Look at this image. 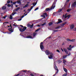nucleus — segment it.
<instances>
[{
    "label": "nucleus",
    "instance_id": "39448f33",
    "mask_svg": "<svg viewBox=\"0 0 76 76\" xmlns=\"http://www.w3.org/2000/svg\"><path fill=\"white\" fill-rule=\"evenodd\" d=\"M45 52L46 55H49L50 54V51L49 50H47L45 51Z\"/></svg>",
    "mask_w": 76,
    "mask_h": 76
},
{
    "label": "nucleus",
    "instance_id": "c756f323",
    "mask_svg": "<svg viewBox=\"0 0 76 76\" xmlns=\"http://www.w3.org/2000/svg\"><path fill=\"white\" fill-rule=\"evenodd\" d=\"M60 28V26H58L56 27L55 28L56 29H59V28Z\"/></svg>",
    "mask_w": 76,
    "mask_h": 76
},
{
    "label": "nucleus",
    "instance_id": "a878e982",
    "mask_svg": "<svg viewBox=\"0 0 76 76\" xmlns=\"http://www.w3.org/2000/svg\"><path fill=\"white\" fill-rule=\"evenodd\" d=\"M43 15H45L46 17H47L48 16V14H47V13L46 12L45 13L43 14Z\"/></svg>",
    "mask_w": 76,
    "mask_h": 76
},
{
    "label": "nucleus",
    "instance_id": "3c124183",
    "mask_svg": "<svg viewBox=\"0 0 76 76\" xmlns=\"http://www.w3.org/2000/svg\"><path fill=\"white\" fill-rule=\"evenodd\" d=\"M13 26H16V27L17 26L15 25V24H13Z\"/></svg>",
    "mask_w": 76,
    "mask_h": 76
},
{
    "label": "nucleus",
    "instance_id": "7ed1b4c3",
    "mask_svg": "<svg viewBox=\"0 0 76 76\" xmlns=\"http://www.w3.org/2000/svg\"><path fill=\"white\" fill-rule=\"evenodd\" d=\"M27 26L28 27H29L30 28H32V27H33L34 26V24H32L31 25L30 24H27Z\"/></svg>",
    "mask_w": 76,
    "mask_h": 76
},
{
    "label": "nucleus",
    "instance_id": "20e7f679",
    "mask_svg": "<svg viewBox=\"0 0 76 76\" xmlns=\"http://www.w3.org/2000/svg\"><path fill=\"white\" fill-rule=\"evenodd\" d=\"M66 40L67 41H70V42H75V39H67Z\"/></svg>",
    "mask_w": 76,
    "mask_h": 76
},
{
    "label": "nucleus",
    "instance_id": "ddd939ff",
    "mask_svg": "<svg viewBox=\"0 0 76 76\" xmlns=\"http://www.w3.org/2000/svg\"><path fill=\"white\" fill-rule=\"evenodd\" d=\"M58 21L57 23H57V24H58V23H60L61 22H62V21L61 20H60V19H58Z\"/></svg>",
    "mask_w": 76,
    "mask_h": 76
},
{
    "label": "nucleus",
    "instance_id": "052dcab7",
    "mask_svg": "<svg viewBox=\"0 0 76 76\" xmlns=\"http://www.w3.org/2000/svg\"><path fill=\"white\" fill-rule=\"evenodd\" d=\"M70 54H71V53H70L68 55V56H70Z\"/></svg>",
    "mask_w": 76,
    "mask_h": 76
},
{
    "label": "nucleus",
    "instance_id": "ea45409f",
    "mask_svg": "<svg viewBox=\"0 0 76 76\" xmlns=\"http://www.w3.org/2000/svg\"><path fill=\"white\" fill-rule=\"evenodd\" d=\"M34 7L33 6H31V8H30V9L31 10H32V9H33V8Z\"/></svg>",
    "mask_w": 76,
    "mask_h": 76
},
{
    "label": "nucleus",
    "instance_id": "bb28decb",
    "mask_svg": "<svg viewBox=\"0 0 76 76\" xmlns=\"http://www.w3.org/2000/svg\"><path fill=\"white\" fill-rule=\"evenodd\" d=\"M20 7H18L16 9H15V11H18L19 10V9H20Z\"/></svg>",
    "mask_w": 76,
    "mask_h": 76
},
{
    "label": "nucleus",
    "instance_id": "72a5a7b5",
    "mask_svg": "<svg viewBox=\"0 0 76 76\" xmlns=\"http://www.w3.org/2000/svg\"><path fill=\"white\" fill-rule=\"evenodd\" d=\"M36 35H37V33H33V36L34 37H35V36Z\"/></svg>",
    "mask_w": 76,
    "mask_h": 76
},
{
    "label": "nucleus",
    "instance_id": "680f3d73",
    "mask_svg": "<svg viewBox=\"0 0 76 76\" xmlns=\"http://www.w3.org/2000/svg\"><path fill=\"white\" fill-rule=\"evenodd\" d=\"M69 1H70V0H66V2H69Z\"/></svg>",
    "mask_w": 76,
    "mask_h": 76
},
{
    "label": "nucleus",
    "instance_id": "a211bd4d",
    "mask_svg": "<svg viewBox=\"0 0 76 76\" xmlns=\"http://www.w3.org/2000/svg\"><path fill=\"white\" fill-rule=\"evenodd\" d=\"M32 36H27L26 37L27 38L31 39V38H32Z\"/></svg>",
    "mask_w": 76,
    "mask_h": 76
},
{
    "label": "nucleus",
    "instance_id": "37998d69",
    "mask_svg": "<svg viewBox=\"0 0 76 76\" xmlns=\"http://www.w3.org/2000/svg\"><path fill=\"white\" fill-rule=\"evenodd\" d=\"M16 3V2H13V4H15Z\"/></svg>",
    "mask_w": 76,
    "mask_h": 76
},
{
    "label": "nucleus",
    "instance_id": "dca6fc26",
    "mask_svg": "<svg viewBox=\"0 0 76 76\" xmlns=\"http://www.w3.org/2000/svg\"><path fill=\"white\" fill-rule=\"evenodd\" d=\"M28 6H29V4H26L25 6L23 7V8L24 9H25V7H28Z\"/></svg>",
    "mask_w": 76,
    "mask_h": 76
},
{
    "label": "nucleus",
    "instance_id": "de8ad7c7",
    "mask_svg": "<svg viewBox=\"0 0 76 76\" xmlns=\"http://www.w3.org/2000/svg\"><path fill=\"white\" fill-rule=\"evenodd\" d=\"M66 4H65V5L63 7V8H64V9H65V8L66 7V6H66Z\"/></svg>",
    "mask_w": 76,
    "mask_h": 76
},
{
    "label": "nucleus",
    "instance_id": "f704fd0d",
    "mask_svg": "<svg viewBox=\"0 0 76 76\" xmlns=\"http://www.w3.org/2000/svg\"><path fill=\"white\" fill-rule=\"evenodd\" d=\"M40 29H41V28H39L38 29H37L35 31V32H37V31H39V30Z\"/></svg>",
    "mask_w": 76,
    "mask_h": 76
},
{
    "label": "nucleus",
    "instance_id": "cd10ccee",
    "mask_svg": "<svg viewBox=\"0 0 76 76\" xmlns=\"http://www.w3.org/2000/svg\"><path fill=\"white\" fill-rule=\"evenodd\" d=\"M67 55H66L65 56H63V58H66V57H67Z\"/></svg>",
    "mask_w": 76,
    "mask_h": 76
},
{
    "label": "nucleus",
    "instance_id": "6ab92c4d",
    "mask_svg": "<svg viewBox=\"0 0 76 76\" xmlns=\"http://www.w3.org/2000/svg\"><path fill=\"white\" fill-rule=\"evenodd\" d=\"M67 24V22H65L64 23L61 24V26H64V25H65V24Z\"/></svg>",
    "mask_w": 76,
    "mask_h": 76
},
{
    "label": "nucleus",
    "instance_id": "1a4fd4ad",
    "mask_svg": "<svg viewBox=\"0 0 76 76\" xmlns=\"http://www.w3.org/2000/svg\"><path fill=\"white\" fill-rule=\"evenodd\" d=\"M75 27V25L73 24H72V25H71L70 26V28L71 29H73Z\"/></svg>",
    "mask_w": 76,
    "mask_h": 76
},
{
    "label": "nucleus",
    "instance_id": "0eeeda50",
    "mask_svg": "<svg viewBox=\"0 0 76 76\" xmlns=\"http://www.w3.org/2000/svg\"><path fill=\"white\" fill-rule=\"evenodd\" d=\"M8 30H9V31H10V32H11V33L13 32V29H12V27H11V28H9L8 29Z\"/></svg>",
    "mask_w": 76,
    "mask_h": 76
},
{
    "label": "nucleus",
    "instance_id": "e433bc0d",
    "mask_svg": "<svg viewBox=\"0 0 76 76\" xmlns=\"http://www.w3.org/2000/svg\"><path fill=\"white\" fill-rule=\"evenodd\" d=\"M10 3V0H8L7 1V3L8 4H9Z\"/></svg>",
    "mask_w": 76,
    "mask_h": 76
},
{
    "label": "nucleus",
    "instance_id": "0e129e2a",
    "mask_svg": "<svg viewBox=\"0 0 76 76\" xmlns=\"http://www.w3.org/2000/svg\"><path fill=\"white\" fill-rule=\"evenodd\" d=\"M9 22H6L4 23H9Z\"/></svg>",
    "mask_w": 76,
    "mask_h": 76
},
{
    "label": "nucleus",
    "instance_id": "c03bdc74",
    "mask_svg": "<svg viewBox=\"0 0 76 76\" xmlns=\"http://www.w3.org/2000/svg\"><path fill=\"white\" fill-rule=\"evenodd\" d=\"M56 51H57V52H58V53H60V51H59V50L58 49L56 50Z\"/></svg>",
    "mask_w": 76,
    "mask_h": 76
},
{
    "label": "nucleus",
    "instance_id": "6e6d98bb",
    "mask_svg": "<svg viewBox=\"0 0 76 76\" xmlns=\"http://www.w3.org/2000/svg\"><path fill=\"white\" fill-rule=\"evenodd\" d=\"M43 24H44V25H46V24H47V23L45 22V23H43Z\"/></svg>",
    "mask_w": 76,
    "mask_h": 76
},
{
    "label": "nucleus",
    "instance_id": "49530a36",
    "mask_svg": "<svg viewBox=\"0 0 76 76\" xmlns=\"http://www.w3.org/2000/svg\"><path fill=\"white\" fill-rule=\"evenodd\" d=\"M22 20V18H20V19H18V21H20V20Z\"/></svg>",
    "mask_w": 76,
    "mask_h": 76
},
{
    "label": "nucleus",
    "instance_id": "c9c22d12",
    "mask_svg": "<svg viewBox=\"0 0 76 76\" xmlns=\"http://www.w3.org/2000/svg\"><path fill=\"white\" fill-rule=\"evenodd\" d=\"M14 76H20V74H18L16 75H15Z\"/></svg>",
    "mask_w": 76,
    "mask_h": 76
},
{
    "label": "nucleus",
    "instance_id": "13d9d810",
    "mask_svg": "<svg viewBox=\"0 0 76 76\" xmlns=\"http://www.w3.org/2000/svg\"><path fill=\"white\" fill-rule=\"evenodd\" d=\"M74 31H76V28L74 29Z\"/></svg>",
    "mask_w": 76,
    "mask_h": 76
},
{
    "label": "nucleus",
    "instance_id": "09e8293b",
    "mask_svg": "<svg viewBox=\"0 0 76 76\" xmlns=\"http://www.w3.org/2000/svg\"><path fill=\"white\" fill-rule=\"evenodd\" d=\"M30 75L31 76H34V75H33V74H30Z\"/></svg>",
    "mask_w": 76,
    "mask_h": 76
},
{
    "label": "nucleus",
    "instance_id": "7c9ffc66",
    "mask_svg": "<svg viewBox=\"0 0 76 76\" xmlns=\"http://www.w3.org/2000/svg\"><path fill=\"white\" fill-rule=\"evenodd\" d=\"M49 54L50 55L53 56V54L52 52H49Z\"/></svg>",
    "mask_w": 76,
    "mask_h": 76
},
{
    "label": "nucleus",
    "instance_id": "f257e3e1",
    "mask_svg": "<svg viewBox=\"0 0 76 76\" xmlns=\"http://www.w3.org/2000/svg\"><path fill=\"white\" fill-rule=\"evenodd\" d=\"M56 0H55L54 2L53 3L52 6L51 7L50 9L49 8H47L45 9L46 11H49V10H51L52 9H54V8H55L56 7Z\"/></svg>",
    "mask_w": 76,
    "mask_h": 76
},
{
    "label": "nucleus",
    "instance_id": "2eb2a0df",
    "mask_svg": "<svg viewBox=\"0 0 76 76\" xmlns=\"http://www.w3.org/2000/svg\"><path fill=\"white\" fill-rule=\"evenodd\" d=\"M53 55H50L48 56V57L50 59H53Z\"/></svg>",
    "mask_w": 76,
    "mask_h": 76
},
{
    "label": "nucleus",
    "instance_id": "4c0bfd02",
    "mask_svg": "<svg viewBox=\"0 0 76 76\" xmlns=\"http://www.w3.org/2000/svg\"><path fill=\"white\" fill-rule=\"evenodd\" d=\"M39 8L38 7H37L36 8L35 10H34V11H36V10H38V9Z\"/></svg>",
    "mask_w": 76,
    "mask_h": 76
},
{
    "label": "nucleus",
    "instance_id": "a19ab883",
    "mask_svg": "<svg viewBox=\"0 0 76 76\" xmlns=\"http://www.w3.org/2000/svg\"><path fill=\"white\" fill-rule=\"evenodd\" d=\"M43 45V42H41L40 43V45Z\"/></svg>",
    "mask_w": 76,
    "mask_h": 76
},
{
    "label": "nucleus",
    "instance_id": "79ce46f5",
    "mask_svg": "<svg viewBox=\"0 0 76 76\" xmlns=\"http://www.w3.org/2000/svg\"><path fill=\"white\" fill-rule=\"evenodd\" d=\"M22 72H27V70H22Z\"/></svg>",
    "mask_w": 76,
    "mask_h": 76
},
{
    "label": "nucleus",
    "instance_id": "4468645a",
    "mask_svg": "<svg viewBox=\"0 0 76 76\" xmlns=\"http://www.w3.org/2000/svg\"><path fill=\"white\" fill-rule=\"evenodd\" d=\"M73 47H74V46H72L71 48L68 47L67 48V49L69 50H70V51H71V50H72V48Z\"/></svg>",
    "mask_w": 76,
    "mask_h": 76
},
{
    "label": "nucleus",
    "instance_id": "f8f14e48",
    "mask_svg": "<svg viewBox=\"0 0 76 76\" xmlns=\"http://www.w3.org/2000/svg\"><path fill=\"white\" fill-rule=\"evenodd\" d=\"M71 16L70 15H69L66 17H65L64 18L66 19V18H67L68 17V18H67V19H69V18H70V17Z\"/></svg>",
    "mask_w": 76,
    "mask_h": 76
},
{
    "label": "nucleus",
    "instance_id": "a18cd8bd",
    "mask_svg": "<svg viewBox=\"0 0 76 76\" xmlns=\"http://www.w3.org/2000/svg\"><path fill=\"white\" fill-rule=\"evenodd\" d=\"M58 31V30H54L53 31H54V32H57Z\"/></svg>",
    "mask_w": 76,
    "mask_h": 76
},
{
    "label": "nucleus",
    "instance_id": "603ef678",
    "mask_svg": "<svg viewBox=\"0 0 76 76\" xmlns=\"http://www.w3.org/2000/svg\"><path fill=\"white\" fill-rule=\"evenodd\" d=\"M31 9H28V11H29V12H30L31 11Z\"/></svg>",
    "mask_w": 76,
    "mask_h": 76
},
{
    "label": "nucleus",
    "instance_id": "5fc2aeb1",
    "mask_svg": "<svg viewBox=\"0 0 76 76\" xmlns=\"http://www.w3.org/2000/svg\"><path fill=\"white\" fill-rule=\"evenodd\" d=\"M63 63H64V64H66V63H66V61H64L63 62Z\"/></svg>",
    "mask_w": 76,
    "mask_h": 76
},
{
    "label": "nucleus",
    "instance_id": "9b49d317",
    "mask_svg": "<svg viewBox=\"0 0 76 76\" xmlns=\"http://www.w3.org/2000/svg\"><path fill=\"white\" fill-rule=\"evenodd\" d=\"M40 46L41 49L42 51V50H44V46L43 45H40Z\"/></svg>",
    "mask_w": 76,
    "mask_h": 76
},
{
    "label": "nucleus",
    "instance_id": "f03ea898",
    "mask_svg": "<svg viewBox=\"0 0 76 76\" xmlns=\"http://www.w3.org/2000/svg\"><path fill=\"white\" fill-rule=\"evenodd\" d=\"M27 28L25 26H24L23 28H20L19 29V31L21 32H24L26 29Z\"/></svg>",
    "mask_w": 76,
    "mask_h": 76
},
{
    "label": "nucleus",
    "instance_id": "b1692460",
    "mask_svg": "<svg viewBox=\"0 0 76 76\" xmlns=\"http://www.w3.org/2000/svg\"><path fill=\"white\" fill-rule=\"evenodd\" d=\"M72 10V9H68L67 10V12H69L70 11H71V10Z\"/></svg>",
    "mask_w": 76,
    "mask_h": 76
},
{
    "label": "nucleus",
    "instance_id": "69168bd1",
    "mask_svg": "<svg viewBox=\"0 0 76 76\" xmlns=\"http://www.w3.org/2000/svg\"><path fill=\"white\" fill-rule=\"evenodd\" d=\"M61 50L63 52H64V50H63L62 49V48H61Z\"/></svg>",
    "mask_w": 76,
    "mask_h": 76
},
{
    "label": "nucleus",
    "instance_id": "393cba45",
    "mask_svg": "<svg viewBox=\"0 0 76 76\" xmlns=\"http://www.w3.org/2000/svg\"><path fill=\"white\" fill-rule=\"evenodd\" d=\"M10 19H13V16L12 15H10Z\"/></svg>",
    "mask_w": 76,
    "mask_h": 76
},
{
    "label": "nucleus",
    "instance_id": "423d86ee",
    "mask_svg": "<svg viewBox=\"0 0 76 76\" xmlns=\"http://www.w3.org/2000/svg\"><path fill=\"white\" fill-rule=\"evenodd\" d=\"M56 71V73H58V69L57 68V67L56 66H55L54 67Z\"/></svg>",
    "mask_w": 76,
    "mask_h": 76
},
{
    "label": "nucleus",
    "instance_id": "4d7b16f0",
    "mask_svg": "<svg viewBox=\"0 0 76 76\" xmlns=\"http://www.w3.org/2000/svg\"><path fill=\"white\" fill-rule=\"evenodd\" d=\"M43 24H44V25H46V24H47V23L45 22V23H43Z\"/></svg>",
    "mask_w": 76,
    "mask_h": 76
},
{
    "label": "nucleus",
    "instance_id": "6e6552de",
    "mask_svg": "<svg viewBox=\"0 0 76 76\" xmlns=\"http://www.w3.org/2000/svg\"><path fill=\"white\" fill-rule=\"evenodd\" d=\"M72 7H76V1L74 2L72 4Z\"/></svg>",
    "mask_w": 76,
    "mask_h": 76
},
{
    "label": "nucleus",
    "instance_id": "8fccbe9b",
    "mask_svg": "<svg viewBox=\"0 0 76 76\" xmlns=\"http://www.w3.org/2000/svg\"><path fill=\"white\" fill-rule=\"evenodd\" d=\"M8 7H10V4H8L7 5Z\"/></svg>",
    "mask_w": 76,
    "mask_h": 76
},
{
    "label": "nucleus",
    "instance_id": "f3484780",
    "mask_svg": "<svg viewBox=\"0 0 76 76\" xmlns=\"http://www.w3.org/2000/svg\"><path fill=\"white\" fill-rule=\"evenodd\" d=\"M17 3L18 4H21V2L20 1V0H18L17 1Z\"/></svg>",
    "mask_w": 76,
    "mask_h": 76
},
{
    "label": "nucleus",
    "instance_id": "412c9836",
    "mask_svg": "<svg viewBox=\"0 0 76 76\" xmlns=\"http://www.w3.org/2000/svg\"><path fill=\"white\" fill-rule=\"evenodd\" d=\"M15 14H17V13L16 12H13L12 15V16H13L14 15H15Z\"/></svg>",
    "mask_w": 76,
    "mask_h": 76
},
{
    "label": "nucleus",
    "instance_id": "e2e57ef3",
    "mask_svg": "<svg viewBox=\"0 0 76 76\" xmlns=\"http://www.w3.org/2000/svg\"><path fill=\"white\" fill-rule=\"evenodd\" d=\"M67 14H65V17H66V16H67Z\"/></svg>",
    "mask_w": 76,
    "mask_h": 76
},
{
    "label": "nucleus",
    "instance_id": "338daca9",
    "mask_svg": "<svg viewBox=\"0 0 76 76\" xmlns=\"http://www.w3.org/2000/svg\"><path fill=\"white\" fill-rule=\"evenodd\" d=\"M15 7H18V5H16Z\"/></svg>",
    "mask_w": 76,
    "mask_h": 76
},
{
    "label": "nucleus",
    "instance_id": "aec40b11",
    "mask_svg": "<svg viewBox=\"0 0 76 76\" xmlns=\"http://www.w3.org/2000/svg\"><path fill=\"white\" fill-rule=\"evenodd\" d=\"M64 70L66 72V73H67V69L66 68H64Z\"/></svg>",
    "mask_w": 76,
    "mask_h": 76
},
{
    "label": "nucleus",
    "instance_id": "c85d7f7f",
    "mask_svg": "<svg viewBox=\"0 0 76 76\" xmlns=\"http://www.w3.org/2000/svg\"><path fill=\"white\" fill-rule=\"evenodd\" d=\"M62 10H63V8L59 10L58 11V12H61L62 11Z\"/></svg>",
    "mask_w": 76,
    "mask_h": 76
},
{
    "label": "nucleus",
    "instance_id": "473e14b6",
    "mask_svg": "<svg viewBox=\"0 0 76 76\" xmlns=\"http://www.w3.org/2000/svg\"><path fill=\"white\" fill-rule=\"evenodd\" d=\"M41 16L42 17H43V18H45V15H41Z\"/></svg>",
    "mask_w": 76,
    "mask_h": 76
},
{
    "label": "nucleus",
    "instance_id": "9d476101",
    "mask_svg": "<svg viewBox=\"0 0 76 76\" xmlns=\"http://www.w3.org/2000/svg\"><path fill=\"white\" fill-rule=\"evenodd\" d=\"M64 51L66 53V54H68V51L67 50V49L65 48H64Z\"/></svg>",
    "mask_w": 76,
    "mask_h": 76
},
{
    "label": "nucleus",
    "instance_id": "2f4dec72",
    "mask_svg": "<svg viewBox=\"0 0 76 76\" xmlns=\"http://www.w3.org/2000/svg\"><path fill=\"white\" fill-rule=\"evenodd\" d=\"M36 4H37V2H36V4H35V2H34V3H33V6H35V5H36Z\"/></svg>",
    "mask_w": 76,
    "mask_h": 76
},
{
    "label": "nucleus",
    "instance_id": "864d4df0",
    "mask_svg": "<svg viewBox=\"0 0 76 76\" xmlns=\"http://www.w3.org/2000/svg\"><path fill=\"white\" fill-rule=\"evenodd\" d=\"M20 26H21V27H22V28H23V27H24L22 25H20Z\"/></svg>",
    "mask_w": 76,
    "mask_h": 76
},
{
    "label": "nucleus",
    "instance_id": "5701e85b",
    "mask_svg": "<svg viewBox=\"0 0 76 76\" xmlns=\"http://www.w3.org/2000/svg\"><path fill=\"white\" fill-rule=\"evenodd\" d=\"M2 9H3V10H6V7L3 6L2 7Z\"/></svg>",
    "mask_w": 76,
    "mask_h": 76
},
{
    "label": "nucleus",
    "instance_id": "4be33fe9",
    "mask_svg": "<svg viewBox=\"0 0 76 76\" xmlns=\"http://www.w3.org/2000/svg\"><path fill=\"white\" fill-rule=\"evenodd\" d=\"M53 24V22H50L48 24V25L49 26H51Z\"/></svg>",
    "mask_w": 76,
    "mask_h": 76
},
{
    "label": "nucleus",
    "instance_id": "774afa93",
    "mask_svg": "<svg viewBox=\"0 0 76 76\" xmlns=\"http://www.w3.org/2000/svg\"><path fill=\"white\" fill-rule=\"evenodd\" d=\"M51 38V37H48V39H50V38Z\"/></svg>",
    "mask_w": 76,
    "mask_h": 76
},
{
    "label": "nucleus",
    "instance_id": "bf43d9fd",
    "mask_svg": "<svg viewBox=\"0 0 76 76\" xmlns=\"http://www.w3.org/2000/svg\"><path fill=\"white\" fill-rule=\"evenodd\" d=\"M24 16H25L23 15L21 17V18H23V17H24Z\"/></svg>",
    "mask_w": 76,
    "mask_h": 76
},
{
    "label": "nucleus",
    "instance_id": "58836bf2",
    "mask_svg": "<svg viewBox=\"0 0 76 76\" xmlns=\"http://www.w3.org/2000/svg\"><path fill=\"white\" fill-rule=\"evenodd\" d=\"M67 74L66 73V74H64V75H63L62 76H67Z\"/></svg>",
    "mask_w": 76,
    "mask_h": 76
}]
</instances>
